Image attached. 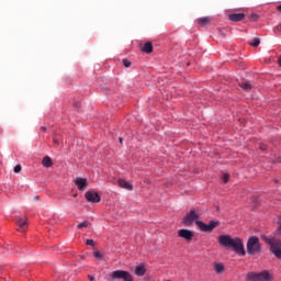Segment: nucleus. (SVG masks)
Instances as JSON below:
<instances>
[{
	"label": "nucleus",
	"instance_id": "a211bd4d",
	"mask_svg": "<svg viewBox=\"0 0 281 281\" xmlns=\"http://www.w3.org/2000/svg\"><path fill=\"white\" fill-rule=\"evenodd\" d=\"M213 269L216 273H224L225 272V266L223 263H214Z\"/></svg>",
	"mask_w": 281,
	"mask_h": 281
},
{
	"label": "nucleus",
	"instance_id": "7ed1b4c3",
	"mask_svg": "<svg viewBox=\"0 0 281 281\" xmlns=\"http://www.w3.org/2000/svg\"><path fill=\"white\" fill-rule=\"evenodd\" d=\"M246 249L249 256H256L262 251V245H260V239L256 236H251L248 238L246 244Z\"/></svg>",
	"mask_w": 281,
	"mask_h": 281
},
{
	"label": "nucleus",
	"instance_id": "20e7f679",
	"mask_svg": "<svg viewBox=\"0 0 281 281\" xmlns=\"http://www.w3.org/2000/svg\"><path fill=\"white\" fill-rule=\"evenodd\" d=\"M273 276L269 270H263L261 272H248L246 274V281H272Z\"/></svg>",
	"mask_w": 281,
	"mask_h": 281
},
{
	"label": "nucleus",
	"instance_id": "72a5a7b5",
	"mask_svg": "<svg viewBox=\"0 0 281 281\" xmlns=\"http://www.w3.org/2000/svg\"><path fill=\"white\" fill-rule=\"evenodd\" d=\"M34 199H35V201H38V195H36Z\"/></svg>",
	"mask_w": 281,
	"mask_h": 281
},
{
	"label": "nucleus",
	"instance_id": "9d476101",
	"mask_svg": "<svg viewBox=\"0 0 281 281\" xmlns=\"http://www.w3.org/2000/svg\"><path fill=\"white\" fill-rule=\"evenodd\" d=\"M18 232H27V217H16Z\"/></svg>",
	"mask_w": 281,
	"mask_h": 281
},
{
	"label": "nucleus",
	"instance_id": "c756f323",
	"mask_svg": "<svg viewBox=\"0 0 281 281\" xmlns=\"http://www.w3.org/2000/svg\"><path fill=\"white\" fill-rule=\"evenodd\" d=\"M88 279H89L90 281L95 280V278H93L92 276H88Z\"/></svg>",
	"mask_w": 281,
	"mask_h": 281
},
{
	"label": "nucleus",
	"instance_id": "4be33fe9",
	"mask_svg": "<svg viewBox=\"0 0 281 281\" xmlns=\"http://www.w3.org/2000/svg\"><path fill=\"white\" fill-rule=\"evenodd\" d=\"M93 256H94V258H97L98 260L104 258V255H103L102 252H100V250H95V251L93 252Z\"/></svg>",
	"mask_w": 281,
	"mask_h": 281
},
{
	"label": "nucleus",
	"instance_id": "423d86ee",
	"mask_svg": "<svg viewBox=\"0 0 281 281\" xmlns=\"http://www.w3.org/2000/svg\"><path fill=\"white\" fill-rule=\"evenodd\" d=\"M195 225H198L199 229H201V232H214V229H216V227H218L220 222L216 221H211L209 224H205L201 221H196Z\"/></svg>",
	"mask_w": 281,
	"mask_h": 281
},
{
	"label": "nucleus",
	"instance_id": "a878e982",
	"mask_svg": "<svg viewBox=\"0 0 281 281\" xmlns=\"http://www.w3.org/2000/svg\"><path fill=\"white\" fill-rule=\"evenodd\" d=\"M86 245H89L90 247H93V245H95V241H93V239H87Z\"/></svg>",
	"mask_w": 281,
	"mask_h": 281
},
{
	"label": "nucleus",
	"instance_id": "393cba45",
	"mask_svg": "<svg viewBox=\"0 0 281 281\" xmlns=\"http://www.w3.org/2000/svg\"><path fill=\"white\" fill-rule=\"evenodd\" d=\"M123 65H124V67H126V68L131 67V60H128V59H123Z\"/></svg>",
	"mask_w": 281,
	"mask_h": 281
},
{
	"label": "nucleus",
	"instance_id": "1a4fd4ad",
	"mask_svg": "<svg viewBox=\"0 0 281 281\" xmlns=\"http://www.w3.org/2000/svg\"><path fill=\"white\" fill-rule=\"evenodd\" d=\"M178 236L190 243V240H192L194 237V233L190 229L182 228L178 231Z\"/></svg>",
	"mask_w": 281,
	"mask_h": 281
},
{
	"label": "nucleus",
	"instance_id": "b1692460",
	"mask_svg": "<svg viewBox=\"0 0 281 281\" xmlns=\"http://www.w3.org/2000/svg\"><path fill=\"white\" fill-rule=\"evenodd\" d=\"M222 181L224 183H227V181H229V176L227 173H224L223 177H222Z\"/></svg>",
	"mask_w": 281,
	"mask_h": 281
},
{
	"label": "nucleus",
	"instance_id": "c9c22d12",
	"mask_svg": "<svg viewBox=\"0 0 281 281\" xmlns=\"http://www.w3.org/2000/svg\"><path fill=\"white\" fill-rule=\"evenodd\" d=\"M75 106H78V103H75Z\"/></svg>",
	"mask_w": 281,
	"mask_h": 281
},
{
	"label": "nucleus",
	"instance_id": "aec40b11",
	"mask_svg": "<svg viewBox=\"0 0 281 281\" xmlns=\"http://www.w3.org/2000/svg\"><path fill=\"white\" fill-rule=\"evenodd\" d=\"M91 223L89 221H83L82 223L78 224L77 227L78 229H87Z\"/></svg>",
	"mask_w": 281,
	"mask_h": 281
},
{
	"label": "nucleus",
	"instance_id": "0eeeda50",
	"mask_svg": "<svg viewBox=\"0 0 281 281\" xmlns=\"http://www.w3.org/2000/svg\"><path fill=\"white\" fill-rule=\"evenodd\" d=\"M199 218H200L199 214L193 209L183 217L182 223L187 227H190V225H192V223H194V222L196 223V221H199Z\"/></svg>",
	"mask_w": 281,
	"mask_h": 281
},
{
	"label": "nucleus",
	"instance_id": "6ab92c4d",
	"mask_svg": "<svg viewBox=\"0 0 281 281\" xmlns=\"http://www.w3.org/2000/svg\"><path fill=\"white\" fill-rule=\"evenodd\" d=\"M239 87L244 91H249L251 89V83H249V81H241L239 82Z\"/></svg>",
	"mask_w": 281,
	"mask_h": 281
},
{
	"label": "nucleus",
	"instance_id": "bb28decb",
	"mask_svg": "<svg viewBox=\"0 0 281 281\" xmlns=\"http://www.w3.org/2000/svg\"><path fill=\"white\" fill-rule=\"evenodd\" d=\"M54 146H60V140L58 138H53Z\"/></svg>",
	"mask_w": 281,
	"mask_h": 281
},
{
	"label": "nucleus",
	"instance_id": "c85d7f7f",
	"mask_svg": "<svg viewBox=\"0 0 281 281\" xmlns=\"http://www.w3.org/2000/svg\"><path fill=\"white\" fill-rule=\"evenodd\" d=\"M260 148H261V150H267V146L266 145H261Z\"/></svg>",
	"mask_w": 281,
	"mask_h": 281
},
{
	"label": "nucleus",
	"instance_id": "f257e3e1",
	"mask_svg": "<svg viewBox=\"0 0 281 281\" xmlns=\"http://www.w3.org/2000/svg\"><path fill=\"white\" fill-rule=\"evenodd\" d=\"M217 243L224 249H232L238 256H247V251H245V244L243 239L239 237H232L231 235H220L217 237Z\"/></svg>",
	"mask_w": 281,
	"mask_h": 281
},
{
	"label": "nucleus",
	"instance_id": "412c9836",
	"mask_svg": "<svg viewBox=\"0 0 281 281\" xmlns=\"http://www.w3.org/2000/svg\"><path fill=\"white\" fill-rule=\"evenodd\" d=\"M248 45H251V47H258V45H260V38H254L252 42L248 43Z\"/></svg>",
	"mask_w": 281,
	"mask_h": 281
},
{
	"label": "nucleus",
	"instance_id": "2f4dec72",
	"mask_svg": "<svg viewBox=\"0 0 281 281\" xmlns=\"http://www.w3.org/2000/svg\"><path fill=\"white\" fill-rule=\"evenodd\" d=\"M278 12H281V4L277 7Z\"/></svg>",
	"mask_w": 281,
	"mask_h": 281
},
{
	"label": "nucleus",
	"instance_id": "2eb2a0df",
	"mask_svg": "<svg viewBox=\"0 0 281 281\" xmlns=\"http://www.w3.org/2000/svg\"><path fill=\"white\" fill-rule=\"evenodd\" d=\"M42 165L44 168H52L54 166V162L52 161V158L49 156H45L42 160Z\"/></svg>",
	"mask_w": 281,
	"mask_h": 281
},
{
	"label": "nucleus",
	"instance_id": "f704fd0d",
	"mask_svg": "<svg viewBox=\"0 0 281 281\" xmlns=\"http://www.w3.org/2000/svg\"><path fill=\"white\" fill-rule=\"evenodd\" d=\"M120 144H122V138H120Z\"/></svg>",
	"mask_w": 281,
	"mask_h": 281
},
{
	"label": "nucleus",
	"instance_id": "39448f33",
	"mask_svg": "<svg viewBox=\"0 0 281 281\" xmlns=\"http://www.w3.org/2000/svg\"><path fill=\"white\" fill-rule=\"evenodd\" d=\"M111 280H123V281H133V276L128 271L116 270L110 273Z\"/></svg>",
	"mask_w": 281,
	"mask_h": 281
},
{
	"label": "nucleus",
	"instance_id": "f03ea898",
	"mask_svg": "<svg viewBox=\"0 0 281 281\" xmlns=\"http://www.w3.org/2000/svg\"><path fill=\"white\" fill-rule=\"evenodd\" d=\"M261 239L270 246V251L281 260V240L276 237H269L267 235H261Z\"/></svg>",
	"mask_w": 281,
	"mask_h": 281
},
{
	"label": "nucleus",
	"instance_id": "ddd939ff",
	"mask_svg": "<svg viewBox=\"0 0 281 281\" xmlns=\"http://www.w3.org/2000/svg\"><path fill=\"white\" fill-rule=\"evenodd\" d=\"M140 52L144 54H153V43L147 42L140 47Z\"/></svg>",
	"mask_w": 281,
	"mask_h": 281
},
{
	"label": "nucleus",
	"instance_id": "cd10ccee",
	"mask_svg": "<svg viewBox=\"0 0 281 281\" xmlns=\"http://www.w3.org/2000/svg\"><path fill=\"white\" fill-rule=\"evenodd\" d=\"M13 170L15 173L21 172V165H16Z\"/></svg>",
	"mask_w": 281,
	"mask_h": 281
},
{
	"label": "nucleus",
	"instance_id": "f3484780",
	"mask_svg": "<svg viewBox=\"0 0 281 281\" xmlns=\"http://www.w3.org/2000/svg\"><path fill=\"white\" fill-rule=\"evenodd\" d=\"M210 21H212L210 16H204V18H200L198 20V23L199 25H201V27H205V25H209Z\"/></svg>",
	"mask_w": 281,
	"mask_h": 281
},
{
	"label": "nucleus",
	"instance_id": "f8f14e48",
	"mask_svg": "<svg viewBox=\"0 0 281 281\" xmlns=\"http://www.w3.org/2000/svg\"><path fill=\"white\" fill-rule=\"evenodd\" d=\"M229 21L233 23H238V21H243L245 19V13H232L228 15Z\"/></svg>",
	"mask_w": 281,
	"mask_h": 281
},
{
	"label": "nucleus",
	"instance_id": "4468645a",
	"mask_svg": "<svg viewBox=\"0 0 281 281\" xmlns=\"http://www.w3.org/2000/svg\"><path fill=\"white\" fill-rule=\"evenodd\" d=\"M117 183H119L120 188H123L124 190H133V184L128 183L124 179H119Z\"/></svg>",
	"mask_w": 281,
	"mask_h": 281
},
{
	"label": "nucleus",
	"instance_id": "7c9ffc66",
	"mask_svg": "<svg viewBox=\"0 0 281 281\" xmlns=\"http://www.w3.org/2000/svg\"><path fill=\"white\" fill-rule=\"evenodd\" d=\"M41 131H43V132L45 133V131H47V127L42 126V127H41Z\"/></svg>",
	"mask_w": 281,
	"mask_h": 281
},
{
	"label": "nucleus",
	"instance_id": "9b49d317",
	"mask_svg": "<svg viewBox=\"0 0 281 281\" xmlns=\"http://www.w3.org/2000/svg\"><path fill=\"white\" fill-rule=\"evenodd\" d=\"M75 184L77 186L78 190H80V192H85V190H87V179L85 178H77L75 180Z\"/></svg>",
	"mask_w": 281,
	"mask_h": 281
},
{
	"label": "nucleus",
	"instance_id": "473e14b6",
	"mask_svg": "<svg viewBox=\"0 0 281 281\" xmlns=\"http://www.w3.org/2000/svg\"><path fill=\"white\" fill-rule=\"evenodd\" d=\"M279 66L281 67V56L278 59Z\"/></svg>",
	"mask_w": 281,
	"mask_h": 281
},
{
	"label": "nucleus",
	"instance_id": "6e6552de",
	"mask_svg": "<svg viewBox=\"0 0 281 281\" xmlns=\"http://www.w3.org/2000/svg\"><path fill=\"white\" fill-rule=\"evenodd\" d=\"M85 196L88 203H100V201H102V198L100 196V194L94 190L87 191L85 193Z\"/></svg>",
	"mask_w": 281,
	"mask_h": 281
},
{
	"label": "nucleus",
	"instance_id": "dca6fc26",
	"mask_svg": "<svg viewBox=\"0 0 281 281\" xmlns=\"http://www.w3.org/2000/svg\"><path fill=\"white\" fill-rule=\"evenodd\" d=\"M135 274L138 276V277L145 276L146 274V267H144V265L136 266Z\"/></svg>",
	"mask_w": 281,
	"mask_h": 281
},
{
	"label": "nucleus",
	"instance_id": "5701e85b",
	"mask_svg": "<svg viewBox=\"0 0 281 281\" xmlns=\"http://www.w3.org/2000/svg\"><path fill=\"white\" fill-rule=\"evenodd\" d=\"M278 225H279V227L277 228V234H278L279 236H281V216H280L279 220H278Z\"/></svg>",
	"mask_w": 281,
	"mask_h": 281
}]
</instances>
